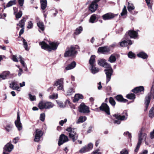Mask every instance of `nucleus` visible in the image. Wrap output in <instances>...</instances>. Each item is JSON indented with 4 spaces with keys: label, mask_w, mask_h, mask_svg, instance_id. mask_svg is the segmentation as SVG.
Segmentation results:
<instances>
[{
    "label": "nucleus",
    "mask_w": 154,
    "mask_h": 154,
    "mask_svg": "<svg viewBox=\"0 0 154 154\" xmlns=\"http://www.w3.org/2000/svg\"><path fill=\"white\" fill-rule=\"evenodd\" d=\"M42 48L51 51L52 50H55L57 49L59 43L57 42H51L49 43V45L45 42H42L39 43Z\"/></svg>",
    "instance_id": "obj_1"
},
{
    "label": "nucleus",
    "mask_w": 154,
    "mask_h": 154,
    "mask_svg": "<svg viewBox=\"0 0 154 154\" xmlns=\"http://www.w3.org/2000/svg\"><path fill=\"white\" fill-rule=\"evenodd\" d=\"M78 47L77 45L71 46L67 47L64 54V57H68L75 56L77 53L76 49Z\"/></svg>",
    "instance_id": "obj_2"
},
{
    "label": "nucleus",
    "mask_w": 154,
    "mask_h": 154,
    "mask_svg": "<svg viewBox=\"0 0 154 154\" xmlns=\"http://www.w3.org/2000/svg\"><path fill=\"white\" fill-rule=\"evenodd\" d=\"M103 67L106 69H105L104 71L105 72V74L106 75V82L107 83L110 80L111 76L113 72V70L110 65L106 62Z\"/></svg>",
    "instance_id": "obj_3"
},
{
    "label": "nucleus",
    "mask_w": 154,
    "mask_h": 154,
    "mask_svg": "<svg viewBox=\"0 0 154 154\" xmlns=\"http://www.w3.org/2000/svg\"><path fill=\"white\" fill-rule=\"evenodd\" d=\"M66 131L69 132V137L72 139L73 142L75 141L77 139L78 135L76 133V129L69 127L66 129Z\"/></svg>",
    "instance_id": "obj_4"
},
{
    "label": "nucleus",
    "mask_w": 154,
    "mask_h": 154,
    "mask_svg": "<svg viewBox=\"0 0 154 154\" xmlns=\"http://www.w3.org/2000/svg\"><path fill=\"white\" fill-rule=\"evenodd\" d=\"M39 109H50L54 106V104L51 102L42 100L40 101L38 104Z\"/></svg>",
    "instance_id": "obj_5"
},
{
    "label": "nucleus",
    "mask_w": 154,
    "mask_h": 154,
    "mask_svg": "<svg viewBox=\"0 0 154 154\" xmlns=\"http://www.w3.org/2000/svg\"><path fill=\"white\" fill-rule=\"evenodd\" d=\"M127 114L126 112L125 113V115L121 116L119 114L113 115V116L118 119V120L114 121V123L119 124L121 123V121L126 120L127 119Z\"/></svg>",
    "instance_id": "obj_6"
},
{
    "label": "nucleus",
    "mask_w": 154,
    "mask_h": 154,
    "mask_svg": "<svg viewBox=\"0 0 154 154\" xmlns=\"http://www.w3.org/2000/svg\"><path fill=\"white\" fill-rule=\"evenodd\" d=\"M14 148V146L10 143L6 145L4 147L3 154H9Z\"/></svg>",
    "instance_id": "obj_7"
},
{
    "label": "nucleus",
    "mask_w": 154,
    "mask_h": 154,
    "mask_svg": "<svg viewBox=\"0 0 154 154\" xmlns=\"http://www.w3.org/2000/svg\"><path fill=\"white\" fill-rule=\"evenodd\" d=\"M147 137L146 134L142 131H140L138 135V142L141 143L142 141H145Z\"/></svg>",
    "instance_id": "obj_8"
},
{
    "label": "nucleus",
    "mask_w": 154,
    "mask_h": 154,
    "mask_svg": "<svg viewBox=\"0 0 154 154\" xmlns=\"http://www.w3.org/2000/svg\"><path fill=\"white\" fill-rule=\"evenodd\" d=\"M43 134V133L42 130L38 129H36L34 140L36 142H39Z\"/></svg>",
    "instance_id": "obj_9"
},
{
    "label": "nucleus",
    "mask_w": 154,
    "mask_h": 154,
    "mask_svg": "<svg viewBox=\"0 0 154 154\" xmlns=\"http://www.w3.org/2000/svg\"><path fill=\"white\" fill-rule=\"evenodd\" d=\"M93 144L91 143H89L88 145L87 146H85L82 147L80 150L79 151V152L80 153H84L86 152H88L93 148Z\"/></svg>",
    "instance_id": "obj_10"
},
{
    "label": "nucleus",
    "mask_w": 154,
    "mask_h": 154,
    "mask_svg": "<svg viewBox=\"0 0 154 154\" xmlns=\"http://www.w3.org/2000/svg\"><path fill=\"white\" fill-rule=\"evenodd\" d=\"M79 109L80 112L86 113H88L90 112L89 108L83 103L80 104Z\"/></svg>",
    "instance_id": "obj_11"
},
{
    "label": "nucleus",
    "mask_w": 154,
    "mask_h": 154,
    "mask_svg": "<svg viewBox=\"0 0 154 154\" xmlns=\"http://www.w3.org/2000/svg\"><path fill=\"white\" fill-rule=\"evenodd\" d=\"M100 0H95L93 1L91 4L90 5L89 9L91 12H94L97 9L98 5L97 3L99 2Z\"/></svg>",
    "instance_id": "obj_12"
},
{
    "label": "nucleus",
    "mask_w": 154,
    "mask_h": 154,
    "mask_svg": "<svg viewBox=\"0 0 154 154\" xmlns=\"http://www.w3.org/2000/svg\"><path fill=\"white\" fill-rule=\"evenodd\" d=\"M132 44L131 40H128L127 38L125 36L122 41L120 43V45L121 47L127 46L128 45H131Z\"/></svg>",
    "instance_id": "obj_13"
},
{
    "label": "nucleus",
    "mask_w": 154,
    "mask_h": 154,
    "mask_svg": "<svg viewBox=\"0 0 154 154\" xmlns=\"http://www.w3.org/2000/svg\"><path fill=\"white\" fill-rule=\"evenodd\" d=\"M99 108L100 110L104 111L107 114H110L109 108L106 103H103Z\"/></svg>",
    "instance_id": "obj_14"
},
{
    "label": "nucleus",
    "mask_w": 154,
    "mask_h": 154,
    "mask_svg": "<svg viewBox=\"0 0 154 154\" xmlns=\"http://www.w3.org/2000/svg\"><path fill=\"white\" fill-rule=\"evenodd\" d=\"M68 141V139L67 136L63 134L61 135L58 141V144L59 146L62 145L63 143Z\"/></svg>",
    "instance_id": "obj_15"
},
{
    "label": "nucleus",
    "mask_w": 154,
    "mask_h": 154,
    "mask_svg": "<svg viewBox=\"0 0 154 154\" xmlns=\"http://www.w3.org/2000/svg\"><path fill=\"white\" fill-rule=\"evenodd\" d=\"M15 125L18 130L20 131L22 129V124L20 122V119L19 115L17 114V120L15 122Z\"/></svg>",
    "instance_id": "obj_16"
},
{
    "label": "nucleus",
    "mask_w": 154,
    "mask_h": 154,
    "mask_svg": "<svg viewBox=\"0 0 154 154\" xmlns=\"http://www.w3.org/2000/svg\"><path fill=\"white\" fill-rule=\"evenodd\" d=\"M98 52L105 54L108 53L110 51V49L108 46L101 47L98 48Z\"/></svg>",
    "instance_id": "obj_17"
},
{
    "label": "nucleus",
    "mask_w": 154,
    "mask_h": 154,
    "mask_svg": "<svg viewBox=\"0 0 154 154\" xmlns=\"http://www.w3.org/2000/svg\"><path fill=\"white\" fill-rule=\"evenodd\" d=\"M10 87L13 90H16L18 91H20V89L18 86L17 82H14L10 84Z\"/></svg>",
    "instance_id": "obj_18"
},
{
    "label": "nucleus",
    "mask_w": 154,
    "mask_h": 154,
    "mask_svg": "<svg viewBox=\"0 0 154 154\" xmlns=\"http://www.w3.org/2000/svg\"><path fill=\"white\" fill-rule=\"evenodd\" d=\"M116 15L113 14L108 13L103 15L102 17L103 19L104 20H106L113 18Z\"/></svg>",
    "instance_id": "obj_19"
},
{
    "label": "nucleus",
    "mask_w": 154,
    "mask_h": 154,
    "mask_svg": "<svg viewBox=\"0 0 154 154\" xmlns=\"http://www.w3.org/2000/svg\"><path fill=\"white\" fill-rule=\"evenodd\" d=\"M128 34L131 38L135 39L137 38L138 36L137 32L133 30L129 31L128 32Z\"/></svg>",
    "instance_id": "obj_20"
},
{
    "label": "nucleus",
    "mask_w": 154,
    "mask_h": 154,
    "mask_svg": "<svg viewBox=\"0 0 154 154\" xmlns=\"http://www.w3.org/2000/svg\"><path fill=\"white\" fill-rule=\"evenodd\" d=\"M10 74V72L9 71L3 72L0 74V81L6 79Z\"/></svg>",
    "instance_id": "obj_21"
},
{
    "label": "nucleus",
    "mask_w": 154,
    "mask_h": 154,
    "mask_svg": "<svg viewBox=\"0 0 154 154\" xmlns=\"http://www.w3.org/2000/svg\"><path fill=\"white\" fill-rule=\"evenodd\" d=\"M76 65V63L75 61H73L70 64L67 65L65 67V69L66 70L72 69L75 67Z\"/></svg>",
    "instance_id": "obj_22"
},
{
    "label": "nucleus",
    "mask_w": 154,
    "mask_h": 154,
    "mask_svg": "<svg viewBox=\"0 0 154 154\" xmlns=\"http://www.w3.org/2000/svg\"><path fill=\"white\" fill-rule=\"evenodd\" d=\"M150 98H151V95L150 94H149L147 96H146L145 98V103L146 105V109L145 110H146L149 104V103L150 101Z\"/></svg>",
    "instance_id": "obj_23"
},
{
    "label": "nucleus",
    "mask_w": 154,
    "mask_h": 154,
    "mask_svg": "<svg viewBox=\"0 0 154 154\" xmlns=\"http://www.w3.org/2000/svg\"><path fill=\"white\" fill-rule=\"evenodd\" d=\"M144 90V88L143 86H140L135 88L134 89H133L132 91L134 93H137L139 92L143 91Z\"/></svg>",
    "instance_id": "obj_24"
},
{
    "label": "nucleus",
    "mask_w": 154,
    "mask_h": 154,
    "mask_svg": "<svg viewBox=\"0 0 154 154\" xmlns=\"http://www.w3.org/2000/svg\"><path fill=\"white\" fill-rule=\"evenodd\" d=\"M63 79L62 78L57 79L54 82V85L57 86L58 85H63Z\"/></svg>",
    "instance_id": "obj_25"
},
{
    "label": "nucleus",
    "mask_w": 154,
    "mask_h": 154,
    "mask_svg": "<svg viewBox=\"0 0 154 154\" xmlns=\"http://www.w3.org/2000/svg\"><path fill=\"white\" fill-rule=\"evenodd\" d=\"M137 55L138 57L144 59H146L148 57V55L143 52H139L137 54Z\"/></svg>",
    "instance_id": "obj_26"
},
{
    "label": "nucleus",
    "mask_w": 154,
    "mask_h": 154,
    "mask_svg": "<svg viewBox=\"0 0 154 154\" xmlns=\"http://www.w3.org/2000/svg\"><path fill=\"white\" fill-rule=\"evenodd\" d=\"M26 20L25 18L24 17H23L22 20L19 22V23L17 24V26H19L21 28L24 27Z\"/></svg>",
    "instance_id": "obj_27"
},
{
    "label": "nucleus",
    "mask_w": 154,
    "mask_h": 154,
    "mask_svg": "<svg viewBox=\"0 0 154 154\" xmlns=\"http://www.w3.org/2000/svg\"><path fill=\"white\" fill-rule=\"evenodd\" d=\"M87 118L85 116H80L79 118L77 121L76 123L77 124H79L81 123H82L86 121V120Z\"/></svg>",
    "instance_id": "obj_28"
},
{
    "label": "nucleus",
    "mask_w": 154,
    "mask_h": 154,
    "mask_svg": "<svg viewBox=\"0 0 154 154\" xmlns=\"http://www.w3.org/2000/svg\"><path fill=\"white\" fill-rule=\"evenodd\" d=\"M41 8L44 10L46 8L47 4L46 0H40Z\"/></svg>",
    "instance_id": "obj_29"
},
{
    "label": "nucleus",
    "mask_w": 154,
    "mask_h": 154,
    "mask_svg": "<svg viewBox=\"0 0 154 154\" xmlns=\"http://www.w3.org/2000/svg\"><path fill=\"white\" fill-rule=\"evenodd\" d=\"M127 8L128 11L131 13L132 12V11L134 10L135 8L134 5L132 3L129 2L128 3Z\"/></svg>",
    "instance_id": "obj_30"
},
{
    "label": "nucleus",
    "mask_w": 154,
    "mask_h": 154,
    "mask_svg": "<svg viewBox=\"0 0 154 154\" xmlns=\"http://www.w3.org/2000/svg\"><path fill=\"white\" fill-rule=\"evenodd\" d=\"M82 97L83 96L82 95L79 94H76L74 96V98L73 100V101L74 102H76L78 101L79 99H82Z\"/></svg>",
    "instance_id": "obj_31"
},
{
    "label": "nucleus",
    "mask_w": 154,
    "mask_h": 154,
    "mask_svg": "<svg viewBox=\"0 0 154 154\" xmlns=\"http://www.w3.org/2000/svg\"><path fill=\"white\" fill-rule=\"evenodd\" d=\"M116 58L115 55L114 54H112L109 57L108 61L111 63H113L116 61Z\"/></svg>",
    "instance_id": "obj_32"
},
{
    "label": "nucleus",
    "mask_w": 154,
    "mask_h": 154,
    "mask_svg": "<svg viewBox=\"0 0 154 154\" xmlns=\"http://www.w3.org/2000/svg\"><path fill=\"white\" fill-rule=\"evenodd\" d=\"M95 63V56L94 55L91 56L90 59L89 60V63L91 66L94 65V64Z\"/></svg>",
    "instance_id": "obj_33"
},
{
    "label": "nucleus",
    "mask_w": 154,
    "mask_h": 154,
    "mask_svg": "<svg viewBox=\"0 0 154 154\" xmlns=\"http://www.w3.org/2000/svg\"><path fill=\"white\" fill-rule=\"evenodd\" d=\"M116 100L119 101L123 102H126L127 101V100L123 99L122 97L120 95H118L116 97Z\"/></svg>",
    "instance_id": "obj_34"
},
{
    "label": "nucleus",
    "mask_w": 154,
    "mask_h": 154,
    "mask_svg": "<svg viewBox=\"0 0 154 154\" xmlns=\"http://www.w3.org/2000/svg\"><path fill=\"white\" fill-rule=\"evenodd\" d=\"M16 4V0H11L5 6L6 8L12 6Z\"/></svg>",
    "instance_id": "obj_35"
},
{
    "label": "nucleus",
    "mask_w": 154,
    "mask_h": 154,
    "mask_svg": "<svg viewBox=\"0 0 154 154\" xmlns=\"http://www.w3.org/2000/svg\"><path fill=\"white\" fill-rule=\"evenodd\" d=\"M75 92L74 90L72 88H69L66 93V96H71Z\"/></svg>",
    "instance_id": "obj_36"
},
{
    "label": "nucleus",
    "mask_w": 154,
    "mask_h": 154,
    "mask_svg": "<svg viewBox=\"0 0 154 154\" xmlns=\"http://www.w3.org/2000/svg\"><path fill=\"white\" fill-rule=\"evenodd\" d=\"M91 66V70L92 73L95 74L99 71V69L96 68L94 65Z\"/></svg>",
    "instance_id": "obj_37"
},
{
    "label": "nucleus",
    "mask_w": 154,
    "mask_h": 154,
    "mask_svg": "<svg viewBox=\"0 0 154 154\" xmlns=\"http://www.w3.org/2000/svg\"><path fill=\"white\" fill-rule=\"evenodd\" d=\"M96 19V15L95 14H93L89 20V21L90 23H94L95 22Z\"/></svg>",
    "instance_id": "obj_38"
},
{
    "label": "nucleus",
    "mask_w": 154,
    "mask_h": 154,
    "mask_svg": "<svg viewBox=\"0 0 154 154\" xmlns=\"http://www.w3.org/2000/svg\"><path fill=\"white\" fill-rule=\"evenodd\" d=\"M98 63L100 66H103L105 63L106 60L105 59H101L98 61Z\"/></svg>",
    "instance_id": "obj_39"
},
{
    "label": "nucleus",
    "mask_w": 154,
    "mask_h": 154,
    "mask_svg": "<svg viewBox=\"0 0 154 154\" xmlns=\"http://www.w3.org/2000/svg\"><path fill=\"white\" fill-rule=\"evenodd\" d=\"M23 45L25 50L27 51H28L29 50V49L28 48L27 43L25 39L23 38Z\"/></svg>",
    "instance_id": "obj_40"
},
{
    "label": "nucleus",
    "mask_w": 154,
    "mask_h": 154,
    "mask_svg": "<svg viewBox=\"0 0 154 154\" xmlns=\"http://www.w3.org/2000/svg\"><path fill=\"white\" fill-rule=\"evenodd\" d=\"M82 30V26H80L76 29L75 33L76 35H79L81 33Z\"/></svg>",
    "instance_id": "obj_41"
},
{
    "label": "nucleus",
    "mask_w": 154,
    "mask_h": 154,
    "mask_svg": "<svg viewBox=\"0 0 154 154\" xmlns=\"http://www.w3.org/2000/svg\"><path fill=\"white\" fill-rule=\"evenodd\" d=\"M19 59H20V61L22 65L23 66L26 68L25 69V71H27V69L25 65V62L24 61L22 60V57L20 56L19 58Z\"/></svg>",
    "instance_id": "obj_42"
},
{
    "label": "nucleus",
    "mask_w": 154,
    "mask_h": 154,
    "mask_svg": "<svg viewBox=\"0 0 154 154\" xmlns=\"http://www.w3.org/2000/svg\"><path fill=\"white\" fill-rule=\"evenodd\" d=\"M38 26L42 31L44 30V27L43 23L40 22H38L37 23Z\"/></svg>",
    "instance_id": "obj_43"
},
{
    "label": "nucleus",
    "mask_w": 154,
    "mask_h": 154,
    "mask_svg": "<svg viewBox=\"0 0 154 154\" xmlns=\"http://www.w3.org/2000/svg\"><path fill=\"white\" fill-rule=\"evenodd\" d=\"M149 116L152 118L154 116V108L152 107L150 109L149 113Z\"/></svg>",
    "instance_id": "obj_44"
},
{
    "label": "nucleus",
    "mask_w": 154,
    "mask_h": 154,
    "mask_svg": "<svg viewBox=\"0 0 154 154\" xmlns=\"http://www.w3.org/2000/svg\"><path fill=\"white\" fill-rule=\"evenodd\" d=\"M126 97L127 98L131 100L134 99L135 98V95L134 94H128L127 95Z\"/></svg>",
    "instance_id": "obj_45"
},
{
    "label": "nucleus",
    "mask_w": 154,
    "mask_h": 154,
    "mask_svg": "<svg viewBox=\"0 0 154 154\" xmlns=\"http://www.w3.org/2000/svg\"><path fill=\"white\" fill-rule=\"evenodd\" d=\"M146 3L149 7L150 9L152 8V0H145Z\"/></svg>",
    "instance_id": "obj_46"
},
{
    "label": "nucleus",
    "mask_w": 154,
    "mask_h": 154,
    "mask_svg": "<svg viewBox=\"0 0 154 154\" xmlns=\"http://www.w3.org/2000/svg\"><path fill=\"white\" fill-rule=\"evenodd\" d=\"M127 13V11L126 10V7L125 6L122 10V12L121 13V15L122 16H123L126 14Z\"/></svg>",
    "instance_id": "obj_47"
},
{
    "label": "nucleus",
    "mask_w": 154,
    "mask_h": 154,
    "mask_svg": "<svg viewBox=\"0 0 154 154\" xmlns=\"http://www.w3.org/2000/svg\"><path fill=\"white\" fill-rule=\"evenodd\" d=\"M22 15V11H20L18 13L16 14V17L17 18L19 19L21 17Z\"/></svg>",
    "instance_id": "obj_48"
},
{
    "label": "nucleus",
    "mask_w": 154,
    "mask_h": 154,
    "mask_svg": "<svg viewBox=\"0 0 154 154\" xmlns=\"http://www.w3.org/2000/svg\"><path fill=\"white\" fill-rule=\"evenodd\" d=\"M109 102L113 106H114L116 104V102L114 99L111 97H110L109 99Z\"/></svg>",
    "instance_id": "obj_49"
},
{
    "label": "nucleus",
    "mask_w": 154,
    "mask_h": 154,
    "mask_svg": "<svg viewBox=\"0 0 154 154\" xmlns=\"http://www.w3.org/2000/svg\"><path fill=\"white\" fill-rule=\"evenodd\" d=\"M58 97V94H53L49 96V98L50 99H57Z\"/></svg>",
    "instance_id": "obj_50"
},
{
    "label": "nucleus",
    "mask_w": 154,
    "mask_h": 154,
    "mask_svg": "<svg viewBox=\"0 0 154 154\" xmlns=\"http://www.w3.org/2000/svg\"><path fill=\"white\" fill-rule=\"evenodd\" d=\"M45 115L44 113H41L40 115V119L41 121L42 122L44 121L45 119Z\"/></svg>",
    "instance_id": "obj_51"
},
{
    "label": "nucleus",
    "mask_w": 154,
    "mask_h": 154,
    "mask_svg": "<svg viewBox=\"0 0 154 154\" xmlns=\"http://www.w3.org/2000/svg\"><path fill=\"white\" fill-rule=\"evenodd\" d=\"M128 151L126 149H122L120 152L121 154H128Z\"/></svg>",
    "instance_id": "obj_52"
},
{
    "label": "nucleus",
    "mask_w": 154,
    "mask_h": 154,
    "mask_svg": "<svg viewBox=\"0 0 154 154\" xmlns=\"http://www.w3.org/2000/svg\"><path fill=\"white\" fill-rule=\"evenodd\" d=\"M128 57L131 58H135V55L132 52L130 51L128 54Z\"/></svg>",
    "instance_id": "obj_53"
},
{
    "label": "nucleus",
    "mask_w": 154,
    "mask_h": 154,
    "mask_svg": "<svg viewBox=\"0 0 154 154\" xmlns=\"http://www.w3.org/2000/svg\"><path fill=\"white\" fill-rule=\"evenodd\" d=\"M57 103L59 106L61 108H64L65 106L64 105L63 103L60 101H57Z\"/></svg>",
    "instance_id": "obj_54"
},
{
    "label": "nucleus",
    "mask_w": 154,
    "mask_h": 154,
    "mask_svg": "<svg viewBox=\"0 0 154 154\" xmlns=\"http://www.w3.org/2000/svg\"><path fill=\"white\" fill-rule=\"evenodd\" d=\"M124 135L125 136H127L130 139V140H131V133H130L128 131H126L124 133Z\"/></svg>",
    "instance_id": "obj_55"
},
{
    "label": "nucleus",
    "mask_w": 154,
    "mask_h": 154,
    "mask_svg": "<svg viewBox=\"0 0 154 154\" xmlns=\"http://www.w3.org/2000/svg\"><path fill=\"white\" fill-rule=\"evenodd\" d=\"M141 143H140L139 142H137V146H136V147L135 148V149H134V151L135 152H137V151H138L139 149V148L140 147V146L141 145Z\"/></svg>",
    "instance_id": "obj_56"
},
{
    "label": "nucleus",
    "mask_w": 154,
    "mask_h": 154,
    "mask_svg": "<svg viewBox=\"0 0 154 154\" xmlns=\"http://www.w3.org/2000/svg\"><path fill=\"white\" fill-rule=\"evenodd\" d=\"M29 97L31 101H33L35 100V95H32L31 94H29Z\"/></svg>",
    "instance_id": "obj_57"
},
{
    "label": "nucleus",
    "mask_w": 154,
    "mask_h": 154,
    "mask_svg": "<svg viewBox=\"0 0 154 154\" xmlns=\"http://www.w3.org/2000/svg\"><path fill=\"white\" fill-rule=\"evenodd\" d=\"M33 26V24L31 21H29L28 23V25L27 28L28 29H30L32 28Z\"/></svg>",
    "instance_id": "obj_58"
},
{
    "label": "nucleus",
    "mask_w": 154,
    "mask_h": 154,
    "mask_svg": "<svg viewBox=\"0 0 154 154\" xmlns=\"http://www.w3.org/2000/svg\"><path fill=\"white\" fill-rule=\"evenodd\" d=\"M57 88V91L63 90L64 91L63 89V85H58Z\"/></svg>",
    "instance_id": "obj_59"
},
{
    "label": "nucleus",
    "mask_w": 154,
    "mask_h": 154,
    "mask_svg": "<svg viewBox=\"0 0 154 154\" xmlns=\"http://www.w3.org/2000/svg\"><path fill=\"white\" fill-rule=\"evenodd\" d=\"M5 129L7 131H9L11 130V127L9 125H8L5 127Z\"/></svg>",
    "instance_id": "obj_60"
},
{
    "label": "nucleus",
    "mask_w": 154,
    "mask_h": 154,
    "mask_svg": "<svg viewBox=\"0 0 154 154\" xmlns=\"http://www.w3.org/2000/svg\"><path fill=\"white\" fill-rule=\"evenodd\" d=\"M67 122V119H65L64 120H62L59 122V124L63 126V124Z\"/></svg>",
    "instance_id": "obj_61"
},
{
    "label": "nucleus",
    "mask_w": 154,
    "mask_h": 154,
    "mask_svg": "<svg viewBox=\"0 0 154 154\" xmlns=\"http://www.w3.org/2000/svg\"><path fill=\"white\" fill-rule=\"evenodd\" d=\"M12 60L13 61L15 62H17L18 61L16 55H13L12 56Z\"/></svg>",
    "instance_id": "obj_62"
},
{
    "label": "nucleus",
    "mask_w": 154,
    "mask_h": 154,
    "mask_svg": "<svg viewBox=\"0 0 154 154\" xmlns=\"http://www.w3.org/2000/svg\"><path fill=\"white\" fill-rule=\"evenodd\" d=\"M153 85H152L151 88V94H149L152 95V97L154 99V90H153V91H152L154 89Z\"/></svg>",
    "instance_id": "obj_63"
},
{
    "label": "nucleus",
    "mask_w": 154,
    "mask_h": 154,
    "mask_svg": "<svg viewBox=\"0 0 154 154\" xmlns=\"http://www.w3.org/2000/svg\"><path fill=\"white\" fill-rule=\"evenodd\" d=\"M19 139V137H16L14 139L13 142L14 143H16L18 142Z\"/></svg>",
    "instance_id": "obj_64"
}]
</instances>
